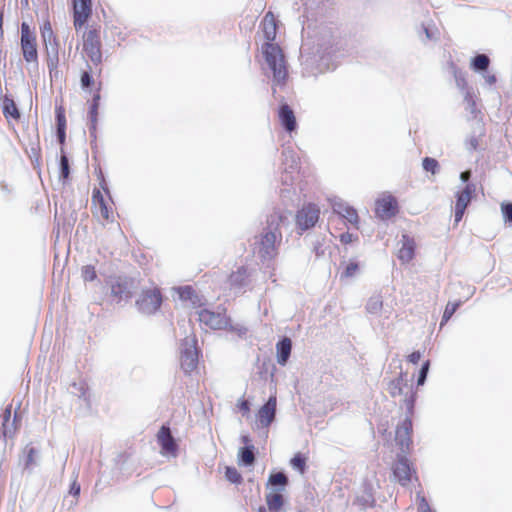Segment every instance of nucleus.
Here are the masks:
<instances>
[{"instance_id": "nucleus-1", "label": "nucleus", "mask_w": 512, "mask_h": 512, "mask_svg": "<svg viewBox=\"0 0 512 512\" xmlns=\"http://www.w3.org/2000/svg\"><path fill=\"white\" fill-rule=\"evenodd\" d=\"M278 29V21L273 12L268 11L261 21V30L266 39L262 46L264 58L273 72V81L276 85H284L287 77L285 57L281 47L274 43Z\"/></svg>"}, {"instance_id": "nucleus-2", "label": "nucleus", "mask_w": 512, "mask_h": 512, "mask_svg": "<svg viewBox=\"0 0 512 512\" xmlns=\"http://www.w3.org/2000/svg\"><path fill=\"white\" fill-rule=\"evenodd\" d=\"M81 33V56L91 63L99 74L102 72V40L99 24L85 25Z\"/></svg>"}, {"instance_id": "nucleus-3", "label": "nucleus", "mask_w": 512, "mask_h": 512, "mask_svg": "<svg viewBox=\"0 0 512 512\" xmlns=\"http://www.w3.org/2000/svg\"><path fill=\"white\" fill-rule=\"evenodd\" d=\"M91 213L102 225L115 221V204L110 190L94 188L91 196Z\"/></svg>"}, {"instance_id": "nucleus-4", "label": "nucleus", "mask_w": 512, "mask_h": 512, "mask_svg": "<svg viewBox=\"0 0 512 512\" xmlns=\"http://www.w3.org/2000/svg\"><path fill=\"white\" fill-rule=\"evenodd\" d=\"M284 219L285 217L281 213H276L270 216V223H276V227L273 231L266 232L261 237L259 253L262 257L274 258L277 255L278 247L282 241V233L279 229V223Z\"/></svg>"}, {"instance_id": "nucleus-5", "label": "nucleus", "mask_w": 512, "mask_h": 512, "mask_svg": "<svg viewBox=\"0 0 512 512\" xmlns=\"http://www.w3.org/2000/svg\"><path fill=\"white\" fill-rule=\"evenodd\" d=\"M41 38L46 46L50 45L51 51L47 52V67L49 72L56 71L59 64V43L50 21L46 20L40 27Z\"/></svg>"}, {"instance_id": "nucleus-6", "label": "nucleus", "mask_w": 512, "mask_h": 512, "mask_svg": "<svg viewBox=\"0 0 512 512\" xmlns=\"http://www.w3.org/2000/svg\"><path fill=\"white\" fill-rule=\"evenodd\" d=\"M21 51L23 58L27 64L38 66V50L37 39L34 31L31 30L28 23L21 24V38H20Z\"/></svg>"}, {"instance_id": "nucleus-7", "label": "nucleus", "mask_w": 512, "mask_h": 512, "mask_svg": "<svg viewBox=\"0 0 512 512\" xmlns=\"http://www.w3.org/2000/svg\"><path fill=\"white\" fill-rule=\"evenodd\" d=\"M163 302V295L157 286L143 289L136 300L138 310L147 315L156 313Z\"/></svg>"}, {"instance_id": "nucleus-8", "label": "nucleus", "mask_w": 512, "mask_h": 512, "mask_svg": "<svg viewBox=\"0 0 512 512\" xmlns=\"http://www.w3.org/2000/svg\"><path fill=\"white\" fill-rule=\"evenodd\" d=\"M320 218V208L315 203L304 204L295 215L297 227L303 232L313 228Z\"/></svg>"}, {"instance_id": "nucleus-9", "label": "nucleus", "mask_w": 512, "mask_h": 512, "mask_svg": "<svg viewBox=\"0 0 512 512\" xmlns=\"http://www.w3.org/2000/svg\"><path fill=\"white\" fill-rule=\"evenodd\" d=\"M92 12V0H72L73 26L76 32L84 28L89 18H91Z\"/></svg>"}, {"instance_id": "nucleus-10", "label": "nucleus", "mask_w": 512, "mask_h": 512, "mask_svg": "<svg viewBox=\"0 0 512 512\" xmlns=\"http://www.w3.org/2000/svg\"><path fill=\"white\" fill-rule=\"evenodd\" d=\"M391 469L395 480L402 486H407L412 479L418 480L416 470L405 456H398Z\"/></svg>"}, {"instance_id": "nucleus-11", "label": "nucleus", "mask_w": 512, "mask_h": 512, "mask_svg": "<svg viewBox=\"0 0 512 512\" xmlns=\"http://www.w3.org/2000/svg\"><path fill=\"white\" fill-rule=\"evenodd\" d=\"M389 393L392 397L405 396V403L409 410L410 416L413 414L415 392L413 387L407 383L402 375L394 379L389 384Z\"/></svg>"}, {"instance_id": "nucleus-12", "label": "nucleus", "mask_w": 512, "mask_h": 512, "mask_svg": "<svg viewBox=\"0 0 512 512\" xmlns=\"http://www.w3.org/2000/svg\"><path fill=\"white\" fill-rule=\"evenodd\" d=\"M398 209V201L390 193H382L375 201V215L382 220L394 217Z\"/></svg>"}, {"instance_id": "nucleus-13", "label": "nucleus", "mask_w": 512, "mask_h": 512, "mask_svg": "<svg viewBox=\"0 0 512 512\" xmlns=\"http://www.w3.org/2000/svg\"><path fill=\"white\" fill-rule=\"evenodd\" d=\"M198 316L201 323L214 330L224 329L228 325L225 313L202 309L199 311Z\"/></svg>"}, {"instance_id": "nucleus-14", "label": "nucleus", "mask_w": 512, "mask_h": 512, "mask_svg": "<svg viewBox=\"0 0 512 512\" xmlns=\"http://www.w3.org/2000/svg\"><path fill=\"white\" fill-rule=\"evenodd\" d=\"M157 441L161 447V453L163 455H176L178 446L168 426L163 425L159 429L157 433Z\"/></svg>"}, {"instance_id": "nucleus-15", "label": "nucleus", "mask_w": 512, "mask_h": 512, "mask_svg": "<svg viewBox=\"0 0 512 512\" xmlns=\"http://www.w3.org/2000/svg\"><path fill=\"white\" fill-rule=\"evenodd\" d=\"M276 406V396H270L268 401L258 410L257 420L263 428H267L274 421Z\"/></svg>"}, {"instance_id": "nucleus-16", "label": "nucleus", "mask_w": 512, "mask_h": 512, "mask_svg": "<svg viewBox=\"0 0 512 512\" xmlns=\"http://www.w3.org/2000/svg\"><path fill=\"white\" fill-rule=\"evenodd\" d=\"M332 209L334 213L345 219L354 228L359 227L360 219L355 208L344 202H335L332 205Z\"/></svg>"}, {"instance_id": "nucleus-17", "label": "nucleus", "mask_w": 512, "mask_h": 512, "mask_svg": "<svg viewBox=\"0 0 512 512\" xmlns=\"http://www.w3.org/2000/svg\"><path fill=\"white\" fill-rule=\"evenodd\" d=\"M473 186L468 184L466 187L458 192L455 204V222L458 223L462 220L465 210L471 201Z\"/></svg>"}, {"instance_id": "nucleus-18", "label": "nucleus", "mask_w": 512, "mask_h": 512, "mask_svg": "<svg viewBox=\"0 0 512 512\" xmlns=\"http://www.w3.org/2000/svg\"><path fill=\"white\" fill-rule=\"evenodd\" d=\"M278 119L282 127L288 133H292L297 128V121L294 111L288 104H282L278 109Z\"/></svg>"}, {"instance_id": "nucleus-19", "label": "nucleus", "mask_w": 512, "mask_h": 512, "mask_svg": "<svg viewBox=\"0 0 512 512\" xmlns=\"http://www.w3.org/2000/svg\"><path fill=\"white\" fill-rule=\"evenodd\" d=\"M180 365L185 373H191L197 368L198 351L195 345L190 346L181 352Z\"/></svg>"}, {"instance_id": "nucleus-20", "label": "nucleus", "mask_w": 512, "mask_h": 512, "mask_svg": "<svg viewBox=\"0 0 512 512\" xmlns=\"http://www.w3.org/2000/svg\"><path fill=\"white\" fill-rule=\"evenodd\" d=\"M412 435V420L411 417H407L403 422L396 428V441L403 449L408 447L411 443Z\"/></svg>"}, {"instance_id": "nucleus-21", "label": "nucleus", "mask_w": 512, "mask_h": 512, "mask_svg": "<svg viewBox=\"0 0 512 512\" xmlns=\"http://www.w3.org/2000/svg\"><path fill=\"white\" fill-rule=\"evenodd\" d=\"M401 248L398 251V259L402 263H409L415 256L416 243L413 238L403 235Z\"/></svg>"}, {"instance_id": "nucleus-22", "label": "nucleus", "mask_w": 512, "mask_h": 512, "mask_svg": "<svg viewBox=\"0 0 512 512\" xmlns=\"http://www.w3.org/2000/svg\"><path fill=\"white\" fill-rule=\"evenodd\" d=\"M111 295L113 298L120 302L123 299H128L131 297L130 285L127 280L122 278H117L111 283Z\"/></svg>"}, {"instance_id": "nucleus-23", "label": "nucleus", "mask_w": 512, "mask_h": 512, "mask_svg": "<svg viewBox=\"0 0 512 512\" xmlns=\"http://www.w3.org/2000/svg\"><path fill=\"white\" fill-rule=\"evenodd\" d=\"M265 501L269 512H281L285 503L281 490H273L267 493Z\"/></svg>"}, {"instance_id": "nucleus-24", "label": "nucleus", "mask_w": 512, "mask_h": 512, "mask_svg": "<svg viewBox=\"0 0 512 512\" xmlns=\"http://www.w3.org/2000/svg\"><path fill=\"white\" fill-rule=\"evenodd\" d=\"M179 297L182 301L190 302L195 308L204 305L202 297H200L191 286L181 287L179 289Z\"/></svg>"}, {"instance_id": "nucleus-25", "label": "nucleus", "mask_w": 512, "mask_h": 512, "mask_svg": "<svg viewBox=\"0 0 512 512\" xmlns=\"http://www.w3.org/2000/svg\"><path fill=\"white\" fill-rule=\"evenodd\" d=\"M276 349L278 363L281 365H285L290 357L292 349V342L290 338L284 337L280 342L277 343Z\"/></svg>"}, {"instance_id": "nucleus-26", "label": "nucleus", "mask_w": 512, "mask_h": 512, "mask_svg": "<svg viewBox=\"0 0 512 512\" xmlns=\"http://www.w3.org/2000/svg\"><path fill=\"white\" fill-rule=\"evenodd\" d=\"M3 115L6 119L12 118L18 120L20 113L13 99L5 96L3 100Z\"/></svg>"}, {"instance_id": "nucleus-27", "label": "nucleus", "mask_w": 512, "mask_h": 512, "mask_svg": "<svg viewBox=\"0 0 512 512\" xmlns=\"http://www.w3.org/2000/svg\"><path fill=\"white\" fill-rule=\"evenodd\" d=\"M92 74H95L98 76L101 75L97 72V70L94 68V66L91 63H87V69L81 73V77H80V82H81L82 88L87 89L94 84Z\"/></svg>"}, {"instance_id": "nucleus-28", "label": "nucleus", "mask_w": 512, "mask_h": 512, "mask_svg": "<svg viewBox=\"0 0 512 512\" xmlns=\"http://www.w3.org/2000/svg\"><path fill=\"white\" fill-rule=\"evenodd\" d=\"M490 65V59L485 54H477L471 60V68L474 71H485Z\"/></svg>"}, {"instance_id": "nucleus-29", "label": "nucleus", "mask_w": 512, "mask_h": 512, "mask_svg": "<svg viewBox=\"0 0 512 512\" xmlns=\"http://www.w3.org/2000/svg\"><path fill=\"white\" fill-rule=\"evenodd\" d=\"M366 311L370 314H378L383 308V300L380 295L372 296L366 303Z\"/></svg>"}, {"instance_id": "nucleus-30", "label": "nucleus", "mask_w": 512, "mask_h": 512, "mask_svg": "<svg viewBox=\"0 0 512 512\" xmlns=\"http://www.w3.org/2000/svg\"><path fill=\"white\" fill-rule=\"evenodd\" d=\"M462 303L463 302L461 300L447 303L445 310L443 312V316H442V320H441V324H440L441 326L446 324L451 319V317L454 315L456 310L462 305Z\"/></svg>"}, {"instance_id": "nucleus-31", "label": "nucleus", "mask_w": 512, "mask_h": 512, "mask_svg": "<svg viewBox=\"0 0 512 512\" xmlns=\"http://www.w3.org/2000/svg\"><path fill=\"white\" fill-rule=\"evenodd\" d=\"M288 484V478L283 472H277L273 473L269 476L267 485L271 486H280L282 487V490L286 487Z\"/></svg>"}, {"instance_id": "nucleus-32", "label": "nucleus", "mask_w": 512, "mask_h": 512, "mask_svg": "<svg viewBox=\"0 0 512 512\" xmlns=\"http://www.w3.org/2000/svg\"><path fill=\"white\" fill-rule=\"evenodd\" d=\"M240 461L245 465H252L255 461L253 446H246L239 451Z\"/></svg>"}, {"instance_id": "nucleus-33", "label": "nucleus", "mask_w": 512, "mask_h": 512, "mask_svg": "<svg viewBox=\"0 0 512 512\" xmlns=\"http://www.w3.org/2000/svg\"><path fill=\"white\" fill-rule=\"evenodd\" d=\"M225 478L233 484H241L243 481L242 475L239 471L232 466H226L225 468Z\"/></svg>"}, {"instance_id": "nucleus-34", "label": "nucleus", "mask_w": 512, "mask_h": 512, "mask_svg": "<svg viewBox=\"0 0 512 512\" xmlns=\"http://www.w3.org/2000/svg\"><path fill=\"white\" fill-rule=\"evenodd\" d=\"M99 100H100V94L97 93L93 97V103L90 108V120L92 123V128L94 130L96 129V124H97Z\"/></svg>"}, {"instance_id": "nucleus-35", "label": "nucleus", "mask_w": 512, "mask_h": 512, "mask_svg": "<svg viewBox=\"0 0 512 512\" xmlns=\"http://www.w3.org/2000/svg\"><path fill=\"white\" fill-rule=\"evenodd\" d=\"M70 174V167L68 157L65 154L60 158V178L64 181L68 180Z\"/></svg>"}, {"instance_id": "nucleus-36", "label": "nucleus", "mask_w": 512, "mask_h": 512, "mask_svg": "<svg viewBox=\"0 0 512 512\" xmlns=\"http://www.w3.org/2000/svg\"><path fill=\"white\" fill-rule=\"evenodd\" d=\"M293 468L297 469L300 473H304L306 469V458L300 453H297L290 461Z\"/></svg>"}, {"instance_id": "nucleus-37", "label": "nucleus", "mask_w": 512, "mask_h": 512, "mask_svg": "<svg viewBox=\"0 0 512 512\" xmlns=\"http://www.w3.org/2000/svg\"><path fill=\"white\" fill-rule=\"evenodd\" d=\"M81 276L84 281H94L97 278V273L93 265L83 266L81 269Z\"/></svg>"}, {"instance_id": "nucleus-38", "label": "nucleus", "mask_w": 512, "mask_h": 512, "mask_svg": "<svg viewBox=\"0 0 512 512\" xmlns=\"http://www.w3.org/2000/svg\"><path fill=\"white\" fill-rule=\"evenodd\" d=\"M246 268L240 267L236 272L232 273L229 277L231 284L241 285L242 281L246 277Z\"/></svg>"}, {"instance_id": "nucleus-39", "label": "nucleus", "mask_w": 512, "mask_h": 512, "mask_svg": "<svg viewBox=\"0 0 512 512\" xmlns=\"http://www.w3.org/2000/svg\"><path fill=\"white\" fill-rule=\"evenodd\" d=\"M424 170L435 174L439 169L438 161L434 158L426 157L423 159Z\"/></svg>"}, {"instance_id": "nucleus-40", "label": "nucleus", "mask_w": 512, "mask_h": 512, "mask_svg": "<svg viewBox=\"0 0 512 512\" xmlns=\"http://www.w3.org/2000/svg\"><path fill=\"white\" fill-rule=\"evenodd\" d=\"M25 453H26L25 467L29 468L30 466L35 464V457H36L37 451L32 446H26Z\"/></svg>"}, {"instance_id": "nucleus-41", "label": "nucleus", "mask_w": 512, "mask_h": 512, "mask_svg": "<svg viewBox=\"0 0 512 512\" xmlns=\"http://www.w3.org/2000/svg\"><path fill=\"white\" fill-rule=\"evenodd\" d=\"M95 175L97 176V179L99 181V187L101 190H109L107 181L105 179L103 170L100 166L95 167Z\"/></svg>"}, {"instance_id": "nucleus-42", "label": "nucleus", "mask_w": 512, "mask_h": 512, "mask_svg": "<svg viewBox=\"0 0 512 512\" xmlns=\"http://www.w3.org/2000/svg\"><path fill=\"white\" fill-rule=\"evenodd\" d=\"M358 269H359V266H358V264H357V263H355V262H350V263L346 266V268H345L344 272L342 273L341 277H342V278H349V277H353V276L357 273Z\"/></svg>"}, {"instance_id": "nucleus-43", "label": "nucleus", "mask_w": 512, "mask_h": 512, "mask_svg": "<svg viewBox=\"0 0 512 512\" xmlns=\"http://www.w3.org/2000/svg\"><path fill=\"white\" fill-rule=\"evenodd\" d=\"M57 128H66L65 111L62 107L56 108Z\"/></svg>"}, {"instance_id": "nucleus-44", "label": "nucleus", "mask_w": 512, "mask_h": 512, "mask_svg": "<svg viewBox=\"0 0 512 512\" xmlns=\"http://www.w3.org/2000/svg\"><path fill=\"white\" fill-rule=\"evenodd\" d=\"M429 366H430V362L428 360L423 363V365L420 369V372H419L418 380H417L418 385L424 384L428 370H429Z\"/></svg>"}, {"instance_id": "nucleus-45", "label": "nucleus", "mask_w": 512, "mask_h": 512, "mask_svg": "<svg viewBox=\"0 0 512 512\" xmlns=\"http://www.w3.org/2000/svg\"><path fill=\"white\" fill-rule=\"evenodd\" d=\"M356 239H357V236H355L354 234L349 233V232L341 234L340 238H339L340 242L345 245L352 243Z\"/></svg>"}, {"instance_id": "nucleus-46", "label": "nucleus", "mask_w": 512, "mask_h": 512, "mask_svg": "<svg viewBox=\"0 0 512 512\" xmlns=\"http://www.w3.org/2000/svg\"><path fill=\"white\" fill-rule=\"evenodd\" d=\"M238 409L242 412L243 415H248L250 412V403L246 399H242L238 403Z\"/></svg>"}, {"instance_id": "nucleus-47", "label": "nucleus", "mask_w": 512, "mask_h": 512, "mask_svg": "<svg viewBox=\"0 0 512 512\" xmlns=\"http://www.w3.org/2000/svg\"><path fill=\"white\" fill-rule=\"evenodd\" d=\"M502 212L505 219L512 222V203H508L502 206Z\"/></svg>"}, {"instance_id": "nucleus-48", "label": "nucleus", "mask_w": 512, "mask_h": 512, "mask_svg": "<svg viewBox=\"0 0 512 512\" xmlns=\"http://www.w3.org/2000/svg\"><path fill=\"white\" fill-rule=\"evenodd\" d=\"M80 484L77 482V480H74L71 484V487H70V493L74 496V497H78L79 494H80Z\"/></svg>"}, {"instance_id": "nucleus-49", "label": "nucleus", "mask_w": 512, "mask_h": 512, "mask_svg": "<svg viewBox=\"0 0 512 512\" xmlns=\"http://www.w3.org/2000/svg\"><path fill=\"white\" fill-rule=\"evenodd\" d=\"M421 353L419 351H414L410 355H408V361L413 364H417L421 359Z\"/></svg>"}, {"instance_id": "nucleus-50", "label": "nucleus", "mask_w": 512, "mask_h": 512, "mask_svg": "<svg viewBox=\"0 0 512 512\" xmlns=\"http://www.w3.org/2000/svg\"><path fill=\"white\" fill-rule=\"evenodd\" d=\"M2 417H3V423H2V426H3V427H5L6 422H8V421L10 420V418H11V406H8V407L5 409V411H4L3 415H2Z\"/></svg>"}, {"instance_id": "nucleus-51", "label": "nucleus", "mask_w": 512, "mask_h": 512, "mask_svg": "<svg viewBox=\"0 0 512 512\" xmlns=\"http://www.w3.org/2000/svg\"><path fill=\"white\" fill-rule=\"evenodd\" d=\"M66 128H57V135H58V139H59V142L61 144H64L65 142V137H66Z\"/></svg>"}, {"instance_id": "nucleus-52", "label": "nucleus", "mask_w": 512, "mask_h": 512, "mask_svg": "<svg viewBox=\"0 0 512 512\" xmlns=\"http://www.w3.org/2000/svg\"><path fill=\"white\" fill-rule=\"evenodd\" d=\"M421 512H432L428 503L424 498H422V503L420 504Z\"/></svg>"}, {"instance_id": "nucleus-53", "label": "nucleus", "mask_w": 512, "mask_h": 512, "mask_svg": "<svg viewBox=\"0 0 512 512\" xmlns=\"http://www.w3.org/2000/svg\"><path fill=\"white\" fill-rule=\"evenodd\" d=\"M488 84L493 85L496 83V77L495 75H488L485 77Z\"/></svg>"}, {"instance_id": "nucleus-54", "label": "nucleus", "mask_w": 512, "mask_h": 512, "mask_svg": "<svg viewBox=\"0 0 512 512\" xmlns=\"http://www.w3.org/2000/svg\"><path fill=\"white\" fill-rule=\"evenodd\" d=\"M470 176H471L470 171H464V172H462V173H461V179H462L464 182L468 181V180H469V178H470Z\"/></svg>"}, {"instance_id": "nucleus-55", "label": "nucleus", "mask_w": 512, "mask_h": 512, "mask_svg": "<svg viewBox=\"0 0 512 512\" xmlns=\"http://www.w3.org/2000/svg\"><path fill=\"white\" fill-rule=\"evenodd\" d=\"M2 26H3V11H0V35L3 34Z\"/></svg>"}, {"instance_id": "nucleus-56", "label": "nucleus", "mask_w": 512, "mask_h": 512, "mask_svg": "<svg viewBox=\"0 0 512 512\" xmlns=\"http://www.w3.org/2000/svg\"><path fill=\"white\" fill-rule=\"evenodd\" d=\"M258 512H266V508H265V507H263V506H260V507L258 508Z\"/></svg>"}]
</instances>
